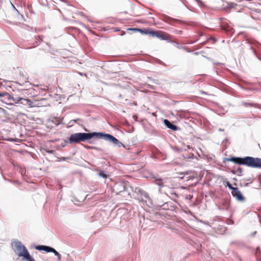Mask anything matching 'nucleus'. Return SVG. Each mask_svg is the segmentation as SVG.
I'll return each mask as SVG.
<instances>
[{
  "mask_svg": "<svg viewBox=\"0 0 261 261\" xmlns=\"http://www.w3.org/2000/svg\"><path fill=\"white\" fill-rule=\"evenodd\" d=\"M226 161L232 162L239 165H244L252 168H261V159L246 156L244 158L231 157L226 159Z\"/></svg>",
  "mask_w": 261,
  "mask_h": 261,
  "instance_id": "f257e3e1",
  "label": "nucleus"
},
{
  "mask_svg": "<svg viewBox=\"0 0 261 261\" xmlns=\"http://www.w3.org/2000/svg\"><path fill=\"white\" fill-rule=\"evenodd\" d=\"M101 133H79L72 134L69 138L70 143H77L81 141H84L90 139L94 137H100Z\"/></svg>",
  "mask_w": 261,
  "mask_h": 261,
  "instance_id": "f03ea898",
  "label": "nucleus"
},
{
  "mask_svg": "<svg viewBox=\"0 0 261 261\" xmlns=\"http://www.w3.org/2000/svg\"><path fill=\"white\" fill-rule=\"evenodd\" d=\"M14 246V251L18 256L22 257L23 259L27 261H35L30 254L27 248L20 242H15Z\"/></svg>",
  "mask_w": 261,
  "mask_h": 261,
  "instance_id": "7ed1b4c3",
  "label": "nucleus"
},
{
  "mask_svg": "<svg viewBox=\"0 0 261 261\" xmlns=\"http://www.w3.org/2000/svg\"><path fill=\"white\" fill-rule=\"evenodd\" d=\"M153 37H156L162 40L168 41L171 40V36L169 34L166 32L154 31V33H153Z\"/></svg>",
  "mask_w": 261,
  "mask_h": 261,
  "instance_id": "20e7f679",
  "label": "nucleus"
},
{
  "mask_svg": "<svg viewBox=\"0 0 261 261\" xmlns=\"http://www.w3.org/2000/svg\"><path fill=\"white\" fill-rule=\"evenodd\" d=\"M101 134L102 135L101 136H100V137H96V138H103L105 140H108V141L113 143L115 144H122L121 143L119 142V140L117 139H116V138H115L114 136H113L111 135H110V134L104 135V134H103L102 133H101Z\"/></svg>",
  "mask_w": 261,
  "mask_h": 261,
  "instance_id": "39448f33",
  "label": "nucleus"
},
{
  "mask_svg": "<svg viewBox=\"0 0 261 261\" xmlns=\"http://www.w3.org/2000/svg\"><path fill=\"white\" fill-rule=\"evenodd\" d=\"M127 31H132L135 32H140L142 34L146 35H150L151 36H153V33H154V31H150L149 29H141L138 28H129L127 29Z\"/></svg>",
  "mask_w": 261,
  "mask_h": 261,
  "instance_id": "423d86ee",
  "label": "nucleus"
},
{
  "mask_svg": "<svg viewBox=\"0 0 261 261\" xmlns=\"http://www.w3.org/2000/svg\"><path fill=\"white\" fill-rule=\"evenodd\" d=\"M19 102L23 105L28 106L30 107H33V102L29 99H25L22 97H19L18 99L15 101V103H18Z\"/></svg>",
  "mask_w": 261,
  "mask_h": 261,
  "instance_id": "0eeeda50",
  "label": "nucleus"
},
{
  "mask_svg": "<svg viewBox=\"0 0 261 261\" xmlns=\"http://www.w3.org/2000/svg\"><path fill=\"white\" fill-rule=\"evenodd\" d=\"M86 198V197H72L71 201L75 205H80L85 200Z\"/></svg>",
  "mask_w": 261,
  "mask_h": 261,
  "instance_id": "6e6552de",
  "label": "nucleus"
},
{
  "mask_svg": "<svg viewBox=\"0 0 261 261\" xmlns=\"http://www.w3.org/2000/svg\"><path fill=\"white\" fill-rule=\"evenodd\" d=\"M36 249L38 250H44L47 252H51L54 250V249L46 246L39 245L36 247Z\"/></svg>",
  "mask_w": 261,
  "mask_h": 261,
  "instance_id": "1a4fd4ad",
  "label": "nucleus"
},
{
  "mask_svg": "<svg viewBox=\"0 0 261 261\" xmlns=\"http://www.w3.org/2000/svg\"><path fill=\"white\" fill-rule=\"evenodd\" d=\"M164 123L168 128H170L173 130H176L177 129V127L176 125L172 124L167 119L164 120Z\"/></svg>",
  "mask_w": 261,
  "mask_h": 261,
  "instance_id": "9d476101",
  "label": "nucleus"
},
{
  "mask_svg": "<svg viewBox=\"0 0 261 261\" xmlns=\"http://www.w3.org/2000/svg\"><path fill=\"white\" fill-rule=\"evenodd\" d=\"M234 186L232 189L231 190L232 196H242L238 188L236 187V184H234Z\"/></svg>",
  "mask_w": 261,
  "mask_h": 261,
  "instance_id": "9b49d317",
  "label": "nucleus"
},
{
  "mask_svg": "<svg viewBox=\"0 0 261 261\" xmlns=\"http://www.w3.org/2000/svg\"><path fill=\"white\" fill-rule=\"evenodd\" d=\"M153 178L154 179V183L156 185H158L159 186H163V179L161 178H157L155 177H154Z\"/></svg>",
  "mask_w": 261,
  "mask_h": 261,
  "instance_id": "f8f14e48",
  "label": "nucleus"
},
{
  "mask_svg": "<svg viewBox=\"0 0 261 261\" xmlns=\"http://www.w3.org/2000/svg\"><path fill=\"white\" fill-rule=\"evenodd\" d=\"M242 105L243 106H244L245 107H256V104L253 103H249V102H245L242 103Z\"/></svg>",
  "mask_w": 261,
  "mask_h": 261,
  "instance_id": "ddd939ff",
  "label": "nucleus"
},
{
  "mask_svg": "<svg viewBox=\"0 0 261 261\" xmlns=\"http://www.w3.org/2000/svg\"><path fill=\"white\" fill-rule=\"evenodd\" d=\"M261 251L260 249L257 247L255 251V255L257 258H258L260 257V255Z\"/></svg>",
  "mask_w": 261,
  "mask_h": 261,
  "instance_id": "4468645a",
  "label": "nucleus"
},
{
  "mask_svg": "<svg viewBox=\"0 0 261 261\" xmlns=\"http://www.w3.org/2000/svg\"><path fill=\"white\" fill-rule=\"evenodd\" d=\"M52 252H53L55 255L57 256L58 260H61V255L59 252H58L55 249H54Z\"/></svg>",
  "mask_w": 261,
  "mask_h": 261,
  "instance_id": "2eb2a0df",
  "label": "nucleus"
},
{
  "mask_svg": "<svg viewBox=\"0 0 261 261\" xmlns=\"http://www.w3.org/2000/svg\"><path fill=\"white\" fill-rule=\"evenodd\" d=\"M226 187H228L230 190L232 189L233 186L231 185L229 181H226L225 184Z\"/></svg>",
  "mask_w": 261,
  "mask_h": 261,
  "instance_id": "dca6fc26",
  "label": "nucleus"
},
{
  "mask_svg": "<svg viewBox=\"0 0 261 261\" xmlns=\"http://www.w3.org/2000/svg\"><path fill=\"white\" fill-rule=\"evenodd\" d=\"M136 193H140V195H144V192L143 191H141L140 189H136Z\"/></svg>",
  "mask_w": 261,
  "mask_h": 261,
  "instance_id": "f3484780",
  "label": "nucleus"
},
{
  "mask_svg": "<svg viewBox=\"0 0 261 261\" xmlns=\"http://www.w3.org/2000/svg\"><path fill=\"white\" fill-rule=\"evenodd\" d=\"M99 175L103 178H107V175L104 172H101L99 173Z\"/></svg>",
  "mask_w": 261,
  "mask_h": 261,
  "instance_id": "a211bd4d",
  "label": "nucleus"
},
{
  "mask_svg": "<svg viewBox=\"0 0 261 261\" xmlns=\"http://www.w3.org/2000/svg\"><path fill=\"white\" fill-rule=\"evenodd\" d=\"M238 201H243L245 199V197H236Z\"/></svg>",
  "mask_w": 261,
  "mask_h": 261,
  "instance_id": "6ab92c4d",
  "label": "nucleus"
},
{
  "mask_svg": "<svg viewBox=\"0 0 261 261\" xmlns=\"http://www.w3.org/2000/svg\"><path fill=\"white\" fill-rule=\"evenodd\" d=\"M178 34H181L182 33V31H176Z\"/></svg>",
  "mask_w": 261,
  "mask_h": 261,
  "instance_id": "aec40b11",
  "label": "nucleus"
},
{
  "mask_svg": "<svg viewBox=\"0 0 261 261\" xmlns=\"http://www.w3.org/2000/svg\"><path fill=\"white\" fill-rule=\"evenodd\" d=\"M4 96V94L0 93V98Z\"/></svg>",
  "mask_w": 261,
  "mask_h": 261,
  "instance_id": "412c9836",
  "label": "nucleus"
},
{
  "mask_svg": "<svg viewBox=\"0 0 261 261\" xmlns=\"http://www.w3.org/2000/svg\"><path fill=\"white\" fill-rule=\"evenodd\" d=\"M133 118L136 120L137 119V117L136 115L133 116Z\"/></svg>",
  "mask_w": 261,
  "mask_h": 261,
  "instance_id": "4be33fe9",
  "label": "nucleus"
},
{
  "mask_svg": "<svg viewBox=\"0 0 261 261\" xmlns=\"http://www.w3.org/2000/svg\"><path fill=\"white\" fill-rule=\"evenodd\" d=\"M125 32L122 31V32H121V35H124V34H125Z\"/></svg>",
  "mask_w": 261,
  "mask_h": 261,
  "instance_id": "5701e85b",
  "label": "nucleus"
}]
</instances>
